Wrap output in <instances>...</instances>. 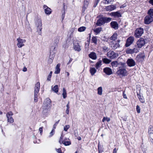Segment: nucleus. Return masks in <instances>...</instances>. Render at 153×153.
<instances>
[{
  "label": "nucleus",
  "mask_w": 153,
  "mask_h": 153,
  "mask_svg": "<svg viewBox=\"0 0 153 153\" xmlns=\"http://www.w3.org/2000/svg\"><path fill=\"white\" fill-rule=\"evenodd\" d=\"M116 74L120 77L126 76L127 74V72L126 68H119L116 72Z\"/></svg>",
  "instance_id": "1"
},
{
  "label": "nucleus",
  "mask_w": 153,
  "mask_h": 153,
  "mask_svg": "<svg viewBox=\"0 0 153 153\" xmlns=\"http://www.w3.org/2000/svg\"><path fill=\"white\" fill-rule=\"evenodd\" d=\"M40 88V84L39 82H37L35 84L34 87V101L36 102L38 101L37 94L39 92V89Z\"/></svg>",
  "instance_id": "2"
},
{
  "label": "nucleus",
  "mask_w": 153,
  "mask_h": 153,
  "mask_svg": "<svg viewBox=\"0 0 153 153\" xmlns=\"http://www.w3.org/2000/svg\"><path fill=\"white\" fill-rule=\"evenodd\" d=\"M146 41L143 38H140L136 42V46L137 48L140 49L143 46L146 44Z\"/></svg>",
  "instance_id": "3"
},
{
  "label": "nucleus",
  "mask_w": 153,
  "mask_h": 153,
  "mask_svg": "<svg viewBox=\"0 0 153 153\" xmlns=\"http://www.w3.org/2000/svg\"><path fill=\"white\" fill-rule=\"evenodd\" d=\"M51 106L52 105L51 100L50 99L47 98L44 101L42 108L51 109Z\"/></svg>",
  "instance_id": "4"
},
{
  "label": "nucleus",
  "mask_w": 153,
  "mask_h": 153,
  "mask_svg": "<svg viewBox=\"0 0 153 153\" xmlns=\"http://www.w3.org/2000/svg\"><path fill=\"white\" fill-rule=\"evenodd\" d=\"M36 25L37 27V31L39 35L42 33L41 30L42 29V21L41 19H38L36 22Z\"/></svg>",
  "instance_id": "5"
},
{
  "label": "nucleus",
  "mask_w": 153,
  "mask_h": 153,
  "mask_svg": "<svg viewBox=\"0 0 153 153\" xmlns=\"http://www.w3.org/2000/svg\"><path fill=\"white\" fill-rule=\"evenodd\" d=\"M143 29L141 28H137L134 32V36L136 38L141 36L143 33Z\"/></svg>",
  "instance_id": "6"
},
{
  "label": "nucleus",
  "mask_w": 153,
  "mask_h": 153,
  "mask_svg": "<svg viewBox=\"0 0 153 153\" xmlns=\"http://www.w3.org/2000/svg\"><path fill=\"white\" fill-rule=\"evenodd\" d=\"M120 40H118L116 41H114L112 42H110V45L111 47L114 49H117L118 48L120 47V45L119 43L120 42Z\"/></svg>",
  "instance_id": "7"
},
{
  "label": "nucleus",
  "mask_w": 153,
  "mask_h": 153,
  "mask_svg": "<svg viewBox=\"0 0 153 153\" xmlns=\"http://www.w3.org/2000/svg\"><path fill=\"white\" fill-rule=\"evenodd\" d=\"M134 40V38L132 36H130L128 37L126 41V43L125 46L128 47L132 44Z\"/></svg>",
  "instance_id": "8"
},
{
  "label": "nucleus",
  "mask_w": 153,
  "mask_h": 153,
  "mask_svg": "<svg viewBox=\"0 0 153 153\" xmlns=\"http://www.w3.org/2000/svg\"><path fill=\"white\" fill-rule=\"evenodd\" d=\"M17 40L18 41L17 45L18 48H20L24 46V44L26 42L25 40L19 38L17 39Z\"/></svg>",
  "instance_id": "9"
},
{
  "label": "nucleus",
  "mask_w": 153,
  "mask_h": 153,
  "mask_svg": "<svg viewBox=\"0 0 153 153\" xmlns=\"http://www.w3.org/2000/svg\"><path fill=\"white\" fill-rule=\"evenodd\" d=\"M153 21V16H147L144 18V23L145 24H149Z\"/></svg>",
  "instance_id": "10"
},
{
  "label": "nucleus",
  "mask_w": 153,
  "mask_h": 153,
  "mask_svg": "<svg viewBox=\"0 0 153 153\" xmlns=\"http://www.w3.org/2000/svg\"><path fill=\"white\" fill-rule=\"evenodd\" d=\"M13 114L12 111L9 112L7 114L6 117L8 122L12 123L14 122V120L12 117Z\"/></svg>",
  "instance_id": "11"
},
{
  "label": "nucleus",
  "mask_w": 153,
  "mask_h": 153,
  "mask_svg": "<svg viewBox=\"0 0 153 153\" xmlns=\"http://www.w3.org/2000/svg\"><path fill=\"white\" fill-rule=\"evenodd\" d=\"M139 52V49L136 48H134L133 49L128 48L126 50V53L127 54H132L134 53H137Z\"/></svg>",
  "instance_id": "12"
},
{
  "label": "nucleus",
  "mask_w": 153,
  "mask_h": 153,
  "mask_svg": "<svg viewBox=\"0 0 153 153\" xmlns=\"http://www.w3.org/2000/svg\"><path fill=\"white\" fill-rule=\"evenodd\" d=\"M107 54L108 56L111 59H114L116 58L118 56V54L117 53H115L113 51H109L107 53Z\"/></svg>",
  "instance_id": "13"
},
{
  "label": "nucleus",
  "mask_w": 153,
  "mask_h": 153,
  "mask_svg": "<svg viewBox=\"0 0 153 153\" xmlns=\"http://www.w3.org/2000/svg\"><path fill=\"white\" fill-rule=\"evenodd\" d=\"M63 137V134H62L61 135L60 138L59 140V142L60 144L62 143L64 144L65 146H68L71 144V142L70 141H66L65 140H63L62 141V138Z\"/></svg>",
  "instance_id": "14"
},
{
  "label": "nucleus",
  "mask_w": 153,
  "mask_h": 153,
  "mask_svg": "<svg viewBox=\"0 0 153 153\" xmlns=\"http://www.w3.org/2000/svg\"><path fill=\"white\" fill-rule=\"evenodd\" d=\"M43 8L45 13L47 15H50L52 12L51 9L46 5H44L43 6Z\"/></svg>",
  "instance_id": "15"
},
{
  "label": "nucleus",
  "mask_w": 153,
  "mask_h": 153,
  "mask_svg": "<svg viewBox=\"0 0 153 153\" xmlns=\"http://www.w3.org/2000/svg\"><path fill=\"white\" fill-rule=\"evenodd\" d=\"M42 114L44 117H48L49 114L51 109L48 108H43Z\"/></svg>",
  "instance_id": "16"
},
{
  "label": "nucleus",
  "mask_w": 153,
  "mask_h": 153,
  "mask_svg": "<svg viewBox=\"0 0 153 153\" xmlns=\"http://www.w3.org/2000/svg\"><path fill=\"white\" fill-rule=\"evenodd\" d=\"M128 65L130 67L134 66L136 65V62L134 60L132 59H128L127 61Z\"/></svg>",
  "instance_id": "17"
},
{
  "label": "nucleus",
  "mask_w": 153,
  "mask_h": 153,
  "mask_svg": "<svg viewBox=\"0 0 153 153\" xmlns=\"http://www.w3.org/2000/svg\"><path fill=\"white\" fill-rule=\"evenodd\" d=\"M103 71L106 74L110 75L113 74L112 69L109 67H106L103 69Z\"/></svg>",
  "instance_id": "18"
},
{
  "label": "nucleus",
  "mask_w": 153,
  "mask_h": 153,
  "mask_svg": "<svg viewBox=\"0 0 153 153\" xmlns=\"http://www.w3.org/2000/svg\"><path fill=\"white\" fill-rule=\"evenodd\" d=\"M73 48L75 51L78 52L80 51L81 50V46L78 43H74Z\"/></svg>",
  "instance_id": "19"
},
{
  "label": "nucleus",
  "mask_w": 153,
  "mask_h": 153,
  "mask_svg": "<svg viewBox=\"0 0 153 153\" xmlns=\"http://www.w3.org/2000/svg\"><path fill=\"white\" fill-rule=\"evenodd\" d=\"M105 23L104 18H100L98 19L96 22L97 26H101Z\"/></svg>",
  "instance_id": "20"
},
{
  "label": "nucleus",
  "mask_w": 153,
  "mask_h": 153,
  "mask_svg": "<svg viewBox=\"0 0 153 153\" xmlns=\"http://www.w3.org/2000/svg\"><path fill=\"white\" fill-rule=\"evenodd\" d=\"M145 57V55L143 54H140L137 55L136 57V60L138 61H143Z\"/></svg>",
  "instance_id": "21"
},
{
  "label": "nucleus",
  "mask_w": 153,
  "mask_h": 153,
  "mask_svg": "<svg viewBox=\"0 0 153 153\" xmlns=\"http://www.w3.org/2000/svg\"><path fill=\"white\" fill-rule=\"evenodd\" d=\"M116 8V7L114 5H110L106 7L105 8V10L108 11H112Z\"/></svg>",
  "instance_id": "22"
},
{
  "label": "nucleus",
  "mask_w": 153,
  "mask_h": 153,
  "mask_svg": "<svg viewBox=\"0 0 153 153\" xmlns=\"http://www.w3.org/2000/svg\"><path fill=\"white\" fill-rule=\"evenodd\" d=\"M117 37V34L116 33H114L110 38V40L111 42H112L114 41H116Z\"/></svg>",
  "instance_id": "23"
},
{
  "label": "nucleus",
  "mask_w": 153,
  "mask_h": 153,
  "mask_svg": "<svg viewBox=\"0 0 153 153\" xmlns=\"http://www.w3.org/2000/svg\"><path fill=\"white\" fill-rule=\"evenodd\" d=\"M111 27L115 29L118 28V25L117 22H116L113 21L111 23Z\"/></svg>",
  "instance_id": "24"
},
{
  "label": "nucleus",
  "mask_w": 153,
  "mask_h": 153,
  "mask_svg": "<svg viewBox=\"0 0 153 153\" xmlns=\"http://www.w3.org/2000/svg\"><path fill=\"white\" fill-rule=\"evenodd\" d=\"M54 56V53H52L51 52H50V55L49 56V58L48 60V62L49 63H51L53 62V59Z\"/></svg>",
  "instance_id": "25"
},
{
  "label": "nucleus",
  "mask_w": 153,
  "mask_h": 153,
  "mask_svg": "<svg viewBox=\"0 0 153 153\" xmlns=\"http://www.w3.org/2000/svg\"><path fill=\"white\" fill-rule=\"evenodd\" d=\"M89 56L90 58L94 60H95L97 58L96 54L94 52L91 53L89 55Z\"/></svg>",
  "instance_id": "26"
},
{
  "label": "nucleus",
  "mask_w": 153,
  "mask_h": 153,
  "mask_svg": "<svg viewBox=\"0 0 153 153\" xmlns=\"http://www.w3.org/2000/svg\"><path fill=\"white\" fill-rule=\"evenodd\" d=\"M137 95L140 102L142 103H144L145 102V100L143 96L140 94H138V93H137Z\"/></svg>",
  "instance_id": "27"
},
{
  "label": "nucleus",
  "mask_w": 153,
  "mask_h": 153,
  "mask_svg": "<svg viewBox=\"0 0 153 153\" xmlns=\"http://www.w3.org/2000/svg\"><path fill=\"white\" fill-rule=\"evenodd\" d=\"M91 75L93 76L97 72V70L95 68L91 67L89 70Z\"/></svg>",
  "instance_id": "28"
},
{
  "label": "nucleus",
  "mask_w": 153,
  "mask_h": 153,
  "mask_svg": "<svg viewBox=\"0 0 153 153\" xmlns=\"http://www.w3.org/2000/svg\"><path fill=\"white\" fill-rule=\"evenodd\" d=\"M60 65L59 64H58L56 66L55 68V71L54 73L56 74H59L60 72Z\"/></svg>",
  "instance_id": "29"
},
{
  "label": "nucleus",
  "mask_w": 153,
  "mask_h": 153,
  "mask_svg": "<svg viewBox=\"0 0 153 153\" xmlns=\"http://www.w3.org/2000/svg\"><path fill=\"white\" fill-rule=\"evenodd\" d=\"M110 15L112 16H117L118 17H121V14L118 12H112L111 13Z\"/></svg>",
  "instance_id": "30"
},
{
  "label": "nucleus",
  "mask_w": 153,
  "mask_h": 153,
  "mask_svg": "<svg viewBox=\"0 0 153 153\" xmlns=\"http://www.w3.org/2000/svg\"><path fill=\"white\" fill-rule=\"evenodd\" d=\"M102 30L101 27H98L95 28L94 30V31L95 33V35H97L99 34Z\"/></svg>",
  "instance_id": "31"
},
{
  "label": "nucleus",
  "mask_w": 153,
  "mask_h": 153,
  "mask_svg": "<svg viewBox=\"0 0 153 153\" xmlns=\"http://www.w3.org/2000/svg\"><path fill=\"white\" fill-rule=\"evenodd\" d=\"M102 61L100 60L95 65V67L97 69H98L102 65Z\"/></svg>",
  "instance_id": "32"
},
{
  "label": "nucleus",
  "mask_w": 153,
  "mask_h": 153,
  "mask_svg": "<svg viewBox=\"0 0 153 153\" xmlns=\"http://www.w3.org/2000/svg\"><path fill=\"white\" fill-rule=\"evenodd\" d=\"M97 94L99 95H101L102 94V87H100L97 88Z\"/></svg>",
  "instance_id": "33"
},
{
  "label": "nucleus",
  "mask_w": 153,
  "mask_h": 153,
  "mask_svg": "<svg viewBox=\"0 0 153 153\" xmlns=\"http://www.w3.org/2000/svg\"><path fill=\"white\" fill-rule=\"evenodd\" d=\"M52 90L55 92L57 93L58 91V88L57 85H55L53 87H52Z\"/></svg>",
  "instance_id": "34"
},
{
  "label": "nucleus",
  "mask_w": 153,
  "mask_h": 153,
  "mask_svg": "<svg viewBox=\"0 0 153 153\" xmlns=\"http://www.w3.org/2000/svg\"><path fill=\"white\" fill-rule=\"evenodd\" d=\"M102 61L105 64H109L111 62V60L106 58H103L102 59Z\"/></svg>",
  "instance_id": "35"
},
{
  "label": "nucleus",
  "mask_w": 153,
  "mask_h": 153,
  "mask_svg": "<svg viewBox=\"0 0 153 153\" xmlns=\"http://www.w3.org/2000/svg\"><path fill=\"white\" fill-rule=\"evenodd\" d=\"M111 65L112 66V67H117L118 66L119 63L117 61H113L111 63Z\"/></svg>",
  "instance_id": "36"
},
{
  "label": "nucleus",
  "mask_w": 153,
  "mask_h": 153,
  "mask_svg": "<svg viewBox=\"0 0 153 153\" xmlns=\"http://www.w3.org/2000/svg\"><path fill=\"white\" fill-rule=\"evenodd\" d=\"M62 91V95L63 98L65 99L67 97V94L66 91L64 88H63Z\"/></svg>",
  "instance_id": "37"
},
{
  "label": "nucleus",
  "mask_w": 153,
  "mask_h": 153,
  "mask_svg": "<svg viewBox=\"0 0 153 153\" xmlns=\"http://www.w3.org/2000/svg\"><path fill=\"white\" fill-rule=\"evenodd\" d=\"M149 134L153 133V126H150L148 129Z\"/></svg>",
  "instance_id": "38"
},
{
  "label": "nucleus",
  "mask_w": 153,
  "mask_h": 153,
  "mask_svg": "<svg viewBox=\"0 0 153 153\" xmlns=\"http://www.w3.org/2000/svg\"><path fill=\"white\" fill-rule=\"evenodd\" d=\"M86 27L84 26H82L80 27L78 29V31L80 32H82L85 31L86 29Z\"/></svg>",
  "instance_id": "39"
},
{
  "label": "nucleus",
  "mask_w": 153,
  "mask_h": 153,
  "mask_svg": "<svg viewBox=\"0 0 153 153\" xmlns=\"http://www.w3.org/2000/svg\"><path fill=\"white\" fill-rule=\"evenodd\" d=\"M92 41L95 44H97V39L96 37H93L92 38Z\"/></svg>",
  "instance_id": "40"
},
{
  "label": "nucleus",
  "mask_w": 153,
  "mask_h": 153,
  "mask_svg": "<svg viewBox=\"0 0 153 153\" xmlns=\"http://www.w3.org/2000/svg\"><path fill=\"white\" fill-rule=\"evenodd\" d=\"M111 120L110 118L107 117H104L102 120V122H104L105 121H106L107 122H109Z\"/></svg>",
  "instance_id": "41"
},
{
  "label": "nucleus",
  "mask_w": 153,
  "mask_h": 153,
  "mask_svg": "<svg viewBox=\"0 0 153 153\" xmlns=\"http://www.w3.org/2000/svg\"><path fill=\"white\" fill-rule=\"evenodd\" d=\"M55 133V130L54 129H53L51 131L49 134V135L48 136L49 137H52L54 134Z\"/></svg>",
  "instance_id": "42"
},
{
  "label": "nucleus",
  "mask_w": 153,
  "mask_h": 153,
  "mask_svg": "<svg viewBox=\"0 0 153 153\" xmlns=\"http://www.w3.org/2000/svg\"><path fill=\"white\" fill-rule=\"evenodd\" d=\"M148 14L149 16H153V9H150L148 12Z\"/></svg>",
  "instance_id": "43"
},
{
  "label": "nucleus",
  "mask_w": 153,
  "mask_h": 153,
  "mask_svg": "<svg viewBox=\"0 0 153 153\" xmlns=\"http://www.w3.org/2000/svg\"><path fill=\"white\" fill-rule=\"evenodd\" d=\"M70 126L69 125H66L64 127V130L66 131H68V130L70 128Z\"/></svg>",
  "instance_id": "44"
},
{
  "label": "nucleus",
  "mask_w": 153,
  "mask_h": 153,
  "mask_svg": "<svg viewBox=\"0 0 153 153\" xmlns=\"http://www.w3.org/2000/svg\"><path fill=\"white\" fill-rule=\"evenodd\" d=\"M105 22H109L111 20V19L109 17L108 18H104Z\"/></svg>",
  "instance_id": "45"
},
{
  "label": "nucleus",
  "mask_w": 153,
  "mask_h": 153,
  "mask_svg": "<svg viewBox=\"0 0 153 153\" xmlns=\"http://www.w3.org/2000/svg\"><path fill=\"white\" fill-rule=\"evenodd\" d=\"M56 44H55L54 46H52L51 48V51L50 52H51V51L52 50V51H54L56 47Z\"/></svg>",
  "instance_id": "46"
},
{
  "label": "nucleus",
  "mask_w": 153,
  "mask_h": 153,
  "mask_svg": "<svg viewBox=\"0 0 153 153\" xmlns=\"http://www.w3.org/2000/svg\"><path fill=\"white\" fill-rule=\"evenodd\" d=\"M136 111L138 113H140V106L137 105L136 106Z\"/></svg>",
  "instance_id": "47"
},
{
  "label": "nucleus",
  "mask_w": 153,
  "mask_h": 153,
  "mask_svg": "<svg viewBox=\"0 0 153 153\" xmlns=\"http://www.w3.org/2000/svg\"><path fill=\"white\" fill-rule=\"evenodd\" d=\"M90 0H85L84 4L85 6H87L89 3Z\"/></svg>",
  "instance_id": "48"
},
{
  "label": "nucleus",
  "mask_w": 153,
  "mask_h": 153,
  "mask_svg": "<svg viewBox=\"0 0 153 153\" xmlns=\"http://www.w3.org/2000/svg\"><path fill=\"white\" fill-rule=\"evenodd\" d=\"M89 43H85V49L87 50H88L89 48Z\"/></svg>",
  "instance_id": "49"
},
{
  "label": "nucleus",
  "mask_w": 153,
  "mask_h": 153,
  "mask_svg": "<svg viewBox=\"0 0 153 153\" xmlns=\"http://www.w3.org/2000/svg\"><path fill=\"white\" fill-rule=\"evenodd\" d=\"M52 71L50 72V74L47 78L48 80L49 81L50 80L51 78V75H52Z\"/></svg>",
  "instance_id": "50"
},
{
  "label": "nucleus",
  "mask_w": 153,
  "mask_h": 153,
  "mask_svg": "<svg viewBox=\"0 0 153 153\" xmlns=\"http://www.w3.org/2000/svg\"><path fill=\"white\" fill-rule=\"evenodd\" d=\"M55 150L56 152L58 153H62V152L60 148H59L58 149L56 148Z\"/></svg>",
  "instance_id": "51"
},
{
  "label": "nucleus",
  "mask_w": 153,
  "mask_h": 153,
  "mask_svg": "<svg viewBox=\"0 0 153 153\" xmlns=\"http://www.w3.org/2000/svg\"><path fill=\"white\" fill-rule=\"evenodd\" d=\"M114 0H105V3L107 4H108L109 3H111L114 1Z\"/></svg>",
  "instance_id": "52"
},
{
  "label": "nucleus",
  "mask_w": 153,
  "mask_h": 153,
  "mask_svg": "<svg viewBox=\"0 0 153 153\" xmlns=\"http://www.w3.org/2000/svg\"><path fill=\"white\" fill-rule=\"evenodd\" d=\"M102 48H103V50L105 51H106L108 50V48L106 46H103V47Z\"/></svg>",
  "instance_id": "53"
},
{
  "label": "nucleus",
  "mask_w": 153,
  "mask_h": 153,
  "mask_svg": "<svg viewBox=\"0 0 153 153\" xmlns=\"http://www.w3.org/2000/svg\"><path fill=\"white\" fill-rule=\"evenodd\" d=\"M43 127H41L39 128V130L40 131V134L41 135L42 133V129H43Z\"/></svg>",
  "instance_id": "54"
},
{
  "label": "nucleus",
  "mask_w": 153,
  "mask_h": 153,
  "mask_svg": "<svg viewBox=\"0 0 153 153\" xmlns=\"http://www.w3.org/2000/svg\"><path fill=\"white\" fill-rule=\"evenodd\" d=\"M99 1H100V0H97V1H96L95 2V3L94 4V7H96V6L97 5V4H98V3L99 2Z\"/></svg>",
  "instance_id": "55"
},
{
  "label": "nucleus",
  "mask_w": 153,
  "mask_h": 153,
  "mask_svg": "<svg viewBox=\"0 0 153 153\" xmlns=\"http://www.w3.org/2000/svg\"><path fill=\"white\" fill-rule=\"evenodd\" d=\"M23 72H26L27 71V68L26 67H24L22 70Z\"/></svg>",
  "instance_id": "56"
},
{
  "label": "nucleus",
  "mask_w": 153,
  "mask_h": 153,
  "mask_svg": "<svg viewBox=\"0 0 153 153\" xmlns=\"http://www.w3.org/2000/svg\"><path fill=\"white\" fill-rule=\"evenodd\" d=\"M149 2L150 4L153 5V0H150L149 1Z\"/></svg>",
  "instance_id": "57"
},
{
  "label": "nucleus",
  "mask_w": 153,
  "mask_h": 153,
  "mask_svg": "<svg viewBox=\"0 0 153 153\" xmlns=\"http://www.w3.org/2000/svg\"><path fill=\"white\" fill-rule=\"evenodd\" d=\"M69 102H68V104L66 105L67 109H69V108L70 107H69Z\"/></svg>",
  "instance_id": "58"
},
{
  "label": "nucleus",
  "mask_w": 153,
  "mask_h": 153,
  "mask_svg": "<svg viewBox=\"0 0 153 153\" xmlns=\"http://www.w3.org/2000/svg\"><path fill=\"white\" fill-rule=\"evenodd\" d=\"M65 112H66V113L67 114H69V109H67L66 110Z\"/></svg>",
  "instance_id": "59"
},
{
  "label": "nucleus",
  "mask_w": 153,
  "mask_h": 153,
  "mask_svg": "<svg viewBox=\"0 0 153 153\" xmlns=\"http://www.w3.org/2000/svg\"><path fill=\"white\" fill-rule=\"evenodd\" d=\"M123 96L124 98L125 99L127 98V97L126 96V94H125L124 93H123Z\"/></svg>",
  "instance_id": "60"
},
{
  "label": "nucleus",
  "mask_w": 153,
  "mask_h": 153,
  "mask_svg": "<svg viewBox=\"0 0 153 153\" xmlns=\"http://www.w3.org/2000/svg\"><path fill=\"white\" fill-rule=\"evenodd\" d=\"M72 61V59L71 58L70 59L68 62V64H69Z\"/></svg>",
  "instance_id": "61"
},
{
  "label": "nucleus",
  "mask_w": 153,
  "mask_h": 153,
  "mask_svg": "<svg viewBox=\"0 0 153 153\" xmlns=\"http://www.w3.org/2000/svg\"><path fill=\"white\" fill-rule=\"evenodd\" d=\"M117 150L116 148H114L113 150V153H117Z\"/></svg>",
  "instance_id": "62"
},
{
  "label": "nucleus",
  "mask_w": 153,
  "mask_h": 153,
  "mask_svg": "<svg viewBox=\"0 0 153 153\" xmlns=\"http://www.w3.org/2000/svg\"><path fill=\"white\" fill-rule=\"evenodd\" d=\"M65 14H62V19H63L64 18V17H65Z\"/></svg>",
  "instance_id": "63"
},
{
  "label": "nucleus",
  "mask_w": 153,
  "mask_h": 153,
  "mask_svg": "<svg viewBox=\"0 0 153 153\" xmlns=\"http://www.w3.org/2000/svg\"><path fill=\"white\" fill-rule=\"evenodd\" d=\"M77 139L79 140H81V137H78V138H77Z\"/></svg>",
  "instance_id": "64"
}]
</instances>
